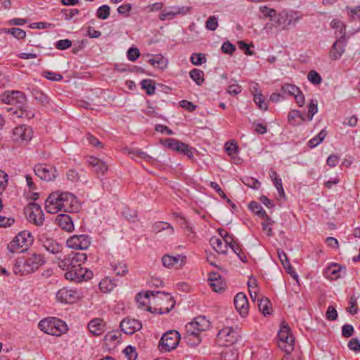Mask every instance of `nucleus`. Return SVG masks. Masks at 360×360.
Returning <instances> with one entry per match:
<instances>
[{"label":"nucleus","instance_id":"nucleus-2","mask_svg":"<svg viewBox=\"0 0 360 360\" xmlns=\"http://www.w3.org/2000/svg\"><path fill=\"white\" fill-rule=\"evenodd\" d=\"M0 100L6 104L13 105L8 109L14 117L31 119L34 114L31 110H27L24 105L26 102V97L23 92L19 91H5L0 96Z\"/></svg>","mask_w":360,"mask_h":360},{"label":"nucleus","instance_id":"nucleus-38","mask_svg":"<svg viewBox=\"0 0 360 360\" xmlns=\"http://www.w3.org/2000/svg\"><path fill=\"white\" fill-rule=\"evenodd\" d=\"M153 231L155 233H159L162 231L169 229V233L173 234L174 233V228L172 226L165 221H157L155 222L153 226H152Z\"/></svg>","mask_w":360,"mask_h":360},{"label":"nucleus","instance_id":"nucleus-46","mask_svg":"<svg viewBox=\"0 0 360 360\" xmlns=\"http://www.w3.org/2000/svg\"><path fill=\"white\" fill-rule=\"evenodd\" d=\"M112 269L117 276H124L128 272V267L124 262H117L112 264Z\"/></svg>","mask_w":360,"mask_h":360},{"label":"nucleus","instance_id":"nucleus-61","mask_svg":"<svg viewBox=\"0 0 360 360\" xmlns=\"http://www.w3.org/2000/svg\"><path fill=\"white\" fill-rule=\"evenodd\" d=\"M349 307L347 308V311L351 314H356L358 312L357 300L354 296H352L349 301Z\"/></svg>","mask_w":360,"mask_h":360},{"label":"nucleus","instance_id":"nucleus-59","mask_svg":"<svg viewBox=\"0 0 360 360\" xmlns=\"http://www.w3.org/2000/svg\"><path fill=\"white\" fill-rule=\"evenodd\" d=\"M264 221L262 223V229L264 231L266 232L267 236H271L273 235L272 229L271 228V225L273 224V221L268 215L267 218H263Z\"/></svg>","mask_w":360,"mask_h":360},{"label":"nucleus","instance_id":"nucleus-4","mask_svg":"<svg viewBox=\"0 0 360 360\" xmlns=\"http://www.w3.org/2000/svg\"><path fill=\"white\" fill-rule=\"evenodd\" d=\"M150 297L153 298V302L155 304H161L160 300H165L169 302V304L168 306L154 307V311H153V312L155 313H158L160 314L168 313L174 308L175 305V302L173 297L169 293L162 291H147L144 295L139 293L136 297V302L140 305L146 306V301L150 300ZM147 310L152 311V307H148Z\"/></svg>","mask_w":360,"mask_h":360},{"label":"nucleus","instance_id":"nucleus-30","mask_svg":"<svg viewBox=\"0 0 360 360\" xmlns=\"http://www.w3.org/2000/svg\"><path fill=\"white\" fill-rule=\"evenodd\" d=\"M288 120L290 124L298 126L305 121V117L300 110H292L288 112Z\"/></svg>","mask_w":360,"mask_h":360},{"label":"nucleus","instance_id":"nucleus-27","mask_svg":"<svg viewBox=\"0 0 360 360\" xmlns=\"http://www.w3.org/2000/svg\"><path fill=\"white\" fill-rule=\"evenodd\" d=\"M342 266L338 263H331L323 270V276L330 280H336L340 277Z\"/></svg>","mask_w":360,"mask_h":360},{"label":"nucleus","instance_id":"nucleus-49","mask_svg":"<svg viewBox=\"0 0 360 360\" xmlns=\"http://www.w3.org/2000/svg\"><path fill=\"white\" fill-rule=\"evenodd\" d=\"M191 62L194 65H200L206 62V58L204 53H194L191 56Z\"/></svg>","mask_w":360,"mask_h":360},{"label":"nucleus","instance_id":"nucleus-18","mask_svg":"<svg viewBox=\"0 0 360 360\" xmlns=\"http://www.w3.org/2000/svg\"><path fill=\"white\" fill-rule=\"evenodd\" d=\"M186 257L181 255L176 256L165 255L162 257V265L167 268L180 269L186 264Z\"/></svg>","mask_w":360,"mask_h":360},{"label":"nucleus","instance_id":"nucleus-32","mask_svg":"<svg viewBox=\"0 0 360 360\" xmlns=\"http://www.w3.org/2000/svg\"><path fill=\"white\" fill-rule=\"evenodd\" d=\"M115 281V279H111L108 277L102 279L99 283L101 291L103 292H109L112 291L117 285Z\"/></svg>","mask_w":360,"mask_h":360},{"label":"nucleus","instance_id":"nucleus-62","mask_svg":"<svg viewBox=\"0 0 360 360\" xmlns=\"http://www.w3.org/2000/svg\"><path fill=\"white\" fill-rule=\"evenodd\" d=\"M124 352L127 357L128 360H135L137 357V353L134 347L131 346H127Z\"/></svg>","mask_w":360,"mask_h":360},{"label":"nucleus","instance_id":"nucleus-22","mask_svg":"<svg viewBox=\"0 0 360 360\" xmlns=\"http://www.w3.org/2000/svg\"><path fill=\"white\" fill-rule=\"evenodd\" d=\"M120 327L125 334L132 335L142 328V324L136 319H124L120 323Z\"/></svg>","mask_w":360,"mask_h":360},{"label":"nucleus","instance_id":"nucleus-9","mask_svg":"<svg viewBox=\"0 0 360 360\" xmlns=\"http://www.w3.org/2000/svg\"><path fill=\"white\" fill-rule=\"evenodd\" d=\"M278 347L285 354H290L295 348V338L290 327L287 324H282L278 333Z\"/></svg>","mask_w":360,"mask_h":360},{"label":"nucleus","instance_id":"nucleus-16","mask_svg":"<svg viewBox=\"0 0 360 360\" xmlns=\"http://www.w3.org/2000/svg\"><path fill=\"white\" fill-rule=\"evenodd\" d=\"M39 241L47 252L53 255H58L63 250V246L60 243L52 238L47 237L46 235H41L39 238Z\"/></svg>","mask_w":360,"mask_h":360},{"label":"nucleus","instance_id":"nucleus-34","mask_svg":"<svg viewBox=\"0 0 360 360\" xmlns=\"http://www.w3.org/2000/svg\"><path fill=\"white\" fill-rule=\"evenodd\" d=\"M148 62L153 67L160 69H164L167 66V60L162 55L154 56Z\"/></svg>","mask_w":360,"mask_h":360},{"label":"nucleus","instance_id":"nucleus-51","mask_svg":"<svg viewBox=\"0 0 360 360\" xmlns=\"http://www.w3.org/2000/svg\"><path fill=\"white\" fill-rule=\"evenodd\" d=\"M129 153L131 154L140 159H143L146 161H150L152 159V158L149 155H148L146 152H144L139 148L132 149L129 151Z\"/></svg>","mask_w":360,"mask_h":360},{"label":"nucleus","instance_id":"nucleus-29","mask_svg":"<svg viewBox=\"0 0 360 360\" xmlns=\"http://www.w3.org/2000/svg\"><path fill=\"white\" fill-rule=\"evenodd\" d=\"M186 10L184 7L181 8H176L174 7L172 8V10L168 11L167 9H164L160 14L159 18L160 20H171L177 15L179 14H186Z\"/></svg>","mask_w":360,"mask_h":360},{"label":"nucleus","instance_id":"nucleus-39","mask_svg":"<svg viewBox=\"0 0 360 360\" xmlns=\"http://www.w3.org/2000/svg\"><path fill=\"white\" fill-rule=\"evenodd\" d=\"M176 151L186 155L189 159H192L193 158L194 148L180 141L178 143V146L176 147Z\"/></svg>","mask_w":360,"mask_h":360},{"label":"nucleus","instance_id":"nucleus-10","mask_svg":"<svg viewBox=\"0 0 360 360\" xmlns=\"http://www.w3.org/2000/svg\"><path fill=\"white\" fill-rule=\"evenodd\" d=\"M180 340L181 335L177 330H169L162 336L159 342L158 348L162 352H171L176 348Z\"/></svg>","mask_w":360,"mask_h":360},{"label":"nucleus","instance_id":"nucleus-28","mask_svg":"<svg viewBox=\"0 0 360 360\" xmlns=\"http://www.w3.org/2000/svg\"><path fill=\"white\" fill-rule=\"evenodd\" d=\"M185 329L186 333L184 335V339L187 342V344L191 347H195L199 345L201 342L200 333L195 332L194 330H190V328H186V327Z\"/></svg>","mask_w":360,"mask_h":360},{"label":"nucleus","instance_id":"nucleus-36","mask_svg":"<svg viewBox=\"0 0 360 360\" xmlns=\"http://www.w3.org/2000/svg\"><path fill=\"white\" fill-rule=\"evenodd\" d=\"M249 208L252 210L255 214L261 218H267L268 214L266 211L263 209L262 205L255 201H252L249 204Z\"/></svg>","mask_w":360,"mask_h":360},{"label":"nucleus","instance_id":"nucleus-11","mask_svg":"<svg viewBox=\"0 0 360 360\" xmlns=\"http://www.w3.org/2000/svg\"><path fill=\"white\" fill-rule=\"evenodd\" d=\"M25 214L28 221L36 225L42 226L44 221V214L39 205L30 203L25 209Z\"/></svg>","mask_w":360,"mask_h":360},{"label":"nucleus","instance_id":"nucleus-25","mask_svg":"<svg viewBox=\"0 0 360 360\" xmlns=\"http://www.w3.org/2000/svg\"><path fill=\"white\" fill-rule=\"evenodd\" d=\"M208 282L214 292H221L226 289V283L222 281L221 276L217 273H212L208 278Z\"/></svg>","mask_w":360,"mask_h":360},{"label":"nucleus","instance_id":"nucleus-42","mask_svg":"<svg viewBox=\"0 0 360 360\" xmlns=\"http://www.w3.org/2000/svg\"><path fill=\"white\" fill-rule=\"evenodd\" d=\"M332 28L336 30V33L338 32L340 36H345L346 26L343 22L339 19H333L330 22Z\"/></svg>","mask_w":360,"mask_h":360},{"label":"nucleus","instance_id":"nucleus-56","mask_svg":"<svg viewBox=\"0 0 360 360\" xmlns=\"http://www.w3.org/2000/svg\"><path fill=\"white\" fill-rule=\"evenodd\" d=\"M254 101L259 109L266 110L268 108L267 103L265 101L264 96L260 94L255 95Z\"/></svg>","mask_w":360,"mask_h":360},{"label":"nucleus","instance_id":"nucleus-55","mask_svg":"<svg viewBox=\"0 0 360 360\" xmlns=\"http://www.w3.org/2000/svg\"><path fill=\"white\" fill-rule=\"evenodd\" d=\"M218 27V20L214 16H210L205 22V27L211 31H214Z\"/></svg>","mask_w":360,"mask_h":360},{"label":"nucleus","instance_id":"nucleus-45","mask_svg":"<svg viewBox=\"0 0 360 360\" xmlns=\"http://www.w3.org/2000/svg\"><path fill=\"white\" fill-rule=\"evenodd\" d=\"M277 252L278 258L281 262L283 264L284 268L286 269L288 273H290V271L292 270V267L290 264L287 255L283 250H278Z\"/></svg>","mask_w":360,"mask_h":360},{"label":"nucleus","instance_id":"nucleus-35","mask_svg":"<svg viewBox=\"0 0 360 360\" xmlns=\"http://www.w3.org/2000/svg\"><path fill=\"white\" fill-rule=\"evenodd\" d=\"M327 131L326 129H322L316 136L310 139L307 145L309 148H313L319 145L326 138Z\"/></svg>","mask_w":360,"mask_h":360},{"label":"nucleus","instance_id":"nucleus-50","mask_svg":"<svg viewBox=\"0 0 360 360\" xmlns=\"http://www.w3.org/2000/svg\"><path fill=\"white\" fill-rule=\"evenodd\" d=\"M221 360H237L238 354L231 349H226L221 352Z\"/></svg>","mask_w":360,"mask_h":360},{"label":"nucleus","instance_id":"nucleus-37","mask_svg":"<svg viewBox=\"0 0 360 360\" xmlns=\"http://www.w3.org/2000/svg\"><path fill=\"white\" fill-rule=\"evenodd\" d=\"M2 32L5 34H10L18 39H22L26 37V32L23 30L17 27L4 28Z\"/></svg>","mask_w":360,"mask_h":360},{"label":"nucleus","instance_id":"nucleus-17","mask_svg":"<svg viewBox=\"0 0 360 360\" xmlns=\"http://www.w3.org/2000/svg\"><path fill=\"white\" fill-rule=\"evenodd\" d=\"M79 298V294L77 291L68 288H63L56 293V299L58 301L72 304L77 302Z\"/></svg>","mask_w":360,"mask_h":360},{"label":"nucleus","instance_id":"nucleus-48","mask_svg":"<svg viewBox=\"0 0 360 360\" xmlns=\"http://www.w3.org/2000/svg\"><path fill=\"white\" fill-rule=\"evenodd\" d=\"M110 6L108 5H103L100 6L96 12V16L101 20L107 19L110 15Z\"/></svg>","mask_w":360,"mask_h":360},{"label":"nucleus","instance_id":"nucleus-44","mask_svg":"<svg viewBox=\"0 0 360 360\" xmlns=\"http://www.w3.org/2000/svg\"><path fill=\"white\" fill-rule=\"evenodd\" d=\"M281 91L283 94L294 96L300 92V88L292 84H284L281 86Z\"/></svg>","mask_w":360,"mask_h":360},{"label":"nucleus","instance_id":"nucleus-53","mask_svg":"<svg viewBox=\"0 0 360 360\" xmlns=\"http://www.w3.org/2000/svg\"><path fill=\"white\" fill-rule=\"evenodd\" d=\"M225 150L228 155H232L237 154L238 152V146L236 141L227 142L225 144Z\"/></svg>","mask_w":360,"mask_h":360},{"label":"nucleus","instance_id":"nucleus-13","mask_svg":"<svg viewBox=\"0 0 360 360\" xmlns=\"http://www.w3.org/2000/svg\"><path fill=\"white\" fill-rule=\"evenodd\" d=\"M91 243V237L87 234L74 235L68 238L66 245L75 250H86Z\"/></svg>","mask_w":360,"mask_h":360},{"label":"nucleus","instance_id":"nucleus-20","mask_svg":"<svg viewBox=\"0 0 360 360\" xmlns=\"http://www.w3.org/2000/svg\"><path fill=\"white\" fill-rule=\"evenodd\" d=\"M346 45V37L340 36V37L333 43L329 52L330 58L332 60L339 59L345 52Z\"/></svg>","mask_w":360,"mask_h":360},{"label":"nucleus","instance_id":"nucleus-54","mask_svg":"<svg viewBox=\"0 0 360 360\" xmlns=\"http://www.w3.org/2000/svg\"><path fill=\"white\" fill-rule=\"evenodd\" d=\"M58 266L63 270H67V271H69L70 265V254H68L63 259H60V257H58Z\"/></svg>","mask_w":360,"mask_h":360},{"label":"nucleus","instance_id":"nucleus-7","mask_svg":"<svg viewBox=\"0 0 360 360\" xmlns=\"http://www.w3.org/2000/svg\"><path fill=\"white\" fill-rule=\"evenodd\" d=\"M302 18V15L299 11L283 10L277 13L273 25L282 30H287L291 25L295 26Z\"/></svg>","mask_w":360,"mask_h":360},{"label":"nucleus","instance_id":"nucleus-41","mask_svg":"<svg viewBox=\"0 0 360 360\" xmlns=\"http://www.w3.org/2000/svg\"><path fill=\"white\" fill-rule=\"evenodd\" d=\"M141 88L146 90L148 95L151 96L155 94V82L152 79H143L141 82Z\"/></svg>","mask_w":360,"mask_h":360},{"label":"nucleus","instance_id":"nucleus-40","mask_svg":"<svg viewBox=\"0 0 360 360\" xmlns=\"http://www.w3.org/2000/svg\"><path fill=\"white\" fill-rule=\"evenodd\" d=\"M191 78L196 83V84L200 86L204 82V72L202 70L199 69H193L189 72Z\"/></svg>","mask_w":360,"mask_h":360},{"label":"nucleus","instance_id":"nucleus-5","mask_svg":"<svg viewBox=\"0 0 360 360\" xmlns=\"http://www.w3.org/2000/svg\"><path fill=\"white\" fill-rule=\"evenodd\" d=\"M46 262L43 255L32 253L26 259H18L15 261L13 271L15 275H26L37 271Z\"/></svg>","mask_w":360,"mask_h":360},{"label":"nucleus","instance_id":"nucleus-26","mask_svg":"<svg viewBox=\"0 0 360 360\" xmlns=\"http://www.w3.org/2000/svg\"><path fill=\"white\" fill-rule=\"evenodd\" d=\"M87 162L89 166L94 168V172L97 174L104 175L108 169V166L105 162L95 157H89Z\"/></svg>","mask_w":360,"mask_h":360},{"label":"nucleus","instance_id":"nucleus-3","mask_svg":"<svg viewBox=\"0 0 360 360\" xmlns=\"http://www.w3.org/2000/svg\"><path fill=\"white\" fill-rule=\"evenodd\" d=\"M86 259L87 256L85 253L71 252L70 269L69 271L65 274V278L75 282H81L91 278L93 275L92 272L82 266Z\"/></svg>","mask_w":360,"mask_h":360},{"label":"nucleus","instance_id":"nucleus-33","mask_svg":"<svg viewBox=\"0 0 360 360\" xmlns=\"http://www.w3.org/2000/svg\"><path fill=\"white\" fill-rule=\"evenodd\" d=\"M211 245L216 252L220 254L225 255L227 252V248L223 243L222 240L217 238H212L210 240Z\"/></svg>","mask_w":360,"mask_h":360},{"label":"nucleus","instance_id":"nucleus-15","mask_svg":"<svg viewBox=\"0 0 360 360\" xmlns=\"http://www.w3.org/2000/svg\"><path fill=\"white\" fill-rule=\"evenodd\" d=\"M34 171L37 176L46 181L55 179L57 176L56 168L42 164L37 165L34 168Z\"/></svg>","mask_w":360,"mask_h":360},{"label":"nucleus","instance_id":"nucleus-47","mask_svg":"<svg viewBox=\"0 0 360 360\" xmlns=\"http://www.w3.org/2000/svg\"><path fill=\"white\" fill-rule=\"evenodd\" d=\"M308 80L313 84L319 85L322 82L321 76L314 70H311L309 72L307 75Z\"/></svg>","mask_w":360,"mask_h":360},{"label":"nucleus","instance_id":"nucleus-24","mask_svg":"<svg viewBox=\"0 0 360 360\" xmlns=\"http://www.w3.org/2000/svg\"><path fill=\"white\" fill-rule=\"evenodd\" d=\"M105 322L102 319L96 318L88 323V328L91 334L98 336L105 331Z\"/></svg>","mask_w":360,"mask_h":360},{"label":"nucleus","instance_id":"nucleus-1","mask_svg":"<svg viewBox=\"0 0 360 360\" xmlns=\"http://www.w3.org/2000/svg\"><path fill=\"white\" fill-rule=\"evenodd\" d=\"M45 209L51 214H56L59 212H76L77 200L72 193L69 192H53L46 200Z\"/></svg>","mask_w":360,"mask_h":360},{"label":"nucleus","instance_id":"nucleus-6","mask_svg":"<svg viewBox=\"0 0 360 360\" xmlns=\"http://www.w3.org/2000/svg\"><path fill=\"white\" fill-rule=\"evenodd\" d=\"M41 330L53 336H60L68 330L65 321L56 317H47L40 321L38 324Z\"/></svg>","mask_w":360,"mask_h":360},{"label":"nucleus","instance_id":"nucleus-19","mask_svg":"<svg viewBox=\"0 0 360 360\" xmlns=\"http://www.w3.org/2000/svg\"><path fill=\"white\" fill-rule=\"evenodd\" d=\"M234 305L241 316L245 317L248 314L249 302L248 298L243 292H238L234 297Z\"/></svg>","mask_w":360,"mask_h":360},{"label":"nucleus","instance_id":"nucleus-63","mask_svg":"<svg viewBox=\"0 0 360 360\" xmlns=\"http://www.w3.org/2000/svg\"><path fill=\"white\" fill-rule=\"evenodd\" d=\"M347 10L348 15L352 19L360 18V6H356L354 8H351L347 6Z\"/></svg>","mask_w":360,"mask_h":360},{"label":"nucleus","instance_id":"nucleus-21","mask_svg":"<svg viewBox=\"0 0 360 360\" xmlns=\"http://www.w3.org/2000/svg\"><path fill=\"white\" fill-rule=\"evenodd\" d=\"M210 327V322L205 316H199L186 325V328L194 330L195 332L200 333L207 330Z\"/></svg>","mask_w":360,"mask_h":360},{"label":"nucleus","instance_id":"nucleus-31","mask_svg":"<svg viewBox=\"0 0 360 360\" xmlns=\"http://www.w3.org/2000/svg\"><path fill=\"white\" fill-rule=\"evenodd\" d=\"M258 308L264 315H269L271 314V304L269 300L266 297H261L257 299Z\"/></svg>","mask_w":360,"mask_h":360},{"label":"nucleus","instance_id":"nucleus-14","mask_svg":"<svg viewBox=\"0 0 360 360\" xmlns=\"http://www.w3.org/2000/svg\"><path fill=\"white\" fill-rule=\"evenodd\" d=\"M32 137V129L30 127L22 124L14 128L13 131V141L18 144H25Z\"/></svg>","mask_w":360,"mask_h":360},{"label":"nucleus","instance_id":"nucleus-58","mask_svg":"<svg viewBox=\"0 0 360 360\" xmlns=\"http://www.w3.org/2000/svg\"><path fill=\"white\" fill-rule=\"evenodd\" d=\"M243 183L245 185L255 189L259 188L261 184V183L257 179L252 177H245L244 179H243Z\"/></svg>","mask_w":360,"mask_h":360},{"label":"nucleus","instance_id":"nucleus-8","mask_svg":"<svg viewBox=\"0 0 360 360\" xmlns=\"http://www.w3.org/2000/svg\"><path fill=\"white\" fill-rule=\"evenodd\" d=\"M34 238L28 231H22L17 234L8 244L7 249L11 253L22 252L32 244Z\"/></svg>","mask_w":360,"mask_h":360},{"label":"nucleus","instance_id":"nucleus-23","mask_svg":"<svg viewBox=\"0 0 360 360\" xmlns=\"http://www.w3.org/2000/svg\"><path fill=\"white\" fill-rule=\"evenodd\" d=\"M57 225L63 230L71 233L74 231L72 217L66 214H59L56 218Z\"/></svg>","mask_w":360,"mask_h":360},{"label":"nucleus","instance_id":"nucleus-52","mask_svg":"<svg viewBox=\"0 0 360 360\" xmlns=\"http://www.w3.org/2000/svg\"><path fill=\"white\" fill-rule=\"evenodd\" d=\"M317 101L311 100L308 105L307 118L309 121H311L313 119V116L317 112Z\"/></svg>","mask_w":360,"mask_h":360},{"label":"nucleus","instance_id":"nucleus-12","mask_svg":"<svg viewBox=\"0 0 360 360\" xmlns=\"http://www.w3.org/2000/svg\"><path fill=\"white\" fill-rule=\"evenodd\" d=\"M238 336L232 327H226L219 331L217 340L221 346L228 347L237 342Z\"/></svg>","mask_w":360,"mask_h":360},{"label":"nucleus","instance_id":"nucleus-64","mask_svg":"<svg viewBox=\"0 0 360 360\" xmlns=\"http://www.w3.org/2000/svg\"><path fill=\"white\" fill-rule=\"evenodd\" d=\"M348 347L355 352H360V342L357 338H352L348 342Z\"/></svg>","mask_w":360,"mask_h":360},{"label":"nucleus","instance_id":"nucleus-43","mask_svg":"<svg viewBox=\"0 0 360 360\" xmlns=\"http://www.w3.org/2000/svg\"><path fill=\"white\" fill-rule=\"evenodd\" d=\"M259 12L263 15L264 18H269L274 22L276 15H277L276 11L274 8H269L266 6L259 7Z\"/></svg>","mask_w":360,"mask_h":360},{"label":"nucleus","instance_id":"nucleus-60","mask_svg":"<svg viewBox=\"0 0 360 360\" xmlns=\"http://www.w3.org/2000/svg\"><path fill=\"white\" fill-rule=\"evenodd\" d=\"M162 143L165 146L176 151V147L178 146L179 141L174 139L168 138L162 141Z\"/></svg>","mask_w":360,"mask_h":360},{"label":"nucleus","instance_id":"nucleus-57","mask_svg":"<svg viewBox=\"0 0 360 360\" xmlns=\"http://www.w3.org/2000/svg\"><path fill=\"white\" fill-rule=\"evenodd\" d=\"M221 49L223 53L231 56L236 51V48L235 45L227 41L223 43Z\"/></svg>","mask_w":360,"mask_h":360}]
</instances>
